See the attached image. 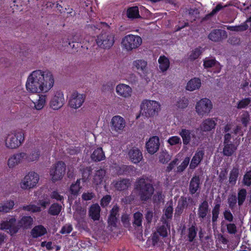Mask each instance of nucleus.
I'll return each instance as SVG.
<instances>
[{"mask_svg":"<svg viewBox=\"0 0 251 251\" xmlns=\"http://www.w3.org/2000/svg\"><path fill=\"white\" fill-rule=\"evenodd\" d=\"M229 207L231 209H233L236 205L237 203V198L235 195H231L229 196L227 199Z\"/></svg>","mask_w":251,"mask_h":251,"instance_id":"0e129e2a","label":"nucleus"},{"mask_svg":"<svg viewBox=\"0 0 251 251\" xmlns=\"http://www.w3.org/2000/svg\"><path fill=\"white\" fill-rule=\"evenodd\" d=\"M237 150V147L233 144L230 143V144H224V147L223 150V153L225 156H230Z\"/></svg>","mask_w":251,"mask_h":251,"instance_id":"473e14b6","label":"nucleus"},{"mask_svg":"<svg viewBox=\"0 0 251 251\" xmlns=\"http://www.w3.org/2000/svg\"><path fill=\"white\" fill-rule=\"evenodd\" d=\"M54 79L51 72L48 70L33 71L26 82L27 91L32 93L48 92L53 86Z\"/></svg>","mask_w":251,"mask_h":251,"instance_id":"f257e3e1","label":"nucleus"},{"mask_svg":"<svg viewBox=\"0 0 251 251\" xmlns=\"http://www.w3.org/2000/svg\"><path fill=\"white\" fill-rule=\"evenodd\" d=\"M173 212V208L172 205L170 204L164 210V214L162 217V221H165L166 219H171L172 217Z\"/></svg>","mask_w":251,"mask_h":251,"instance_id":"8fccbe9b","label":"nucleus"},{"mask_svg":"<svg viewBox=\"0 0 251 251\" xmlns=\"http://www.w3.org/2000/svg\"><path fill=\"white\" fill-rule=\"evenodd\" d=\"M188 14L193 20L195 21L199 17L200 11L198 8L196 7L190 8L189 9Z\"/></svg>","mask_w":251,"mask_h":251,"instance_id":"bf43d9fd","label":"nucleus"},{"mask_svg":"<svg viewBox=\"0 0 251 251\" xmlns=\"http://www.w3.org/2000/svg\"><path fill=\"white\" fill-rule=\"evenodd\" d=\"M62 206L57 203L52 204L49 209V214L51 215H58L60 212Z\"/></svg>","mask_w":251,"mask_h":251,"instance_id":"de8ad7c7","label":"nucleus"},{"mask_svg":"<svg viewBox=\"0 0 251 251\" xmlns=\"http://www.w3.org/2000/svg\"><path fill=\"white\" fill-rule=\"evenodd\" d=\"M188 104V99L185 97L180 98L176 102V106L179 108H185Z\"/></svg>","mask_w":251,"mask_h":251,"instance_id":"052dcab7","label":"nucleus"},{"mask_svg":"<svg viewBox=\"0 0 251 251\" xmlns=\"http://www.w3.org/2000/svg\"><path fill=\"white\" fill-rule=\"evenodd\" d=\"M91 157L94 161H100L105 158L104 153L102 148H99L95 150L91 154Z\"/></svg>","mask_w":251,"mask_h":251,"instance_id":"72a5a7b5","label":"nucleus"},{"mask_svg":"<svg viewBox=\"0 0 251 251\" xmlns=\"http://www.w3.org/2000/svg\"><path fill=\"white\" fill-rule=\"evenodd\" d=\"M215 126V122L213 119L208 118L203 121L200 127L201 130L204 131H208L214 128Z\"/></svg>","mask_w":251,"mask_h":251,"instance_id":"c756f323","label":"nucleus"},{"mask_svg":"<svg viewBox=\"0 0 251 251\" xmlns=\"http://www.w3.org/2000/svg\"><path fill=\"white\" fill-rule=\"evenodd\" d=\"M80 179H77L75 183H73L70 187V191L74 195H77L81 188Z\"/></svg>","mask_w":251,"mask_h":251,"instance_id":"3c124183","label":"nucleus"},{"mask_svg":"<svg viewBox=\"0 0 251 251\" xmlns=\"http://www.w3.org/2000/svg\"><path fill=\"white\" fill-rule=\"evenodd\" d=\"M149 153L153 154L159 150L160 143L158 137L156 136L150 138L146 144Z\"/></svg>","mask_w":251,"mask_h":251,"instance_id":"2eb2a0df","label":"nucleus"},{"mask_svg":"<svg viewBox=\"0 0 251 251\" xmlns=\"http://www.w3.org/2000/svg\"><path fill=\"white\" fill-rule=\"evenodd\" d=\"M40 155V153L39 150L34 149L29 154L25 153L26 157L24 158V159L27 162L37 161L39 158Z\"/></svg>","mask_w":251,"mask_h":251,"instance_id":"f704fd0d","label":"nucleus"},{"mask_svg":"<svg viewBox=\"0 0 251 251\" xmlns=\"http://www.w3.org/2000/svg\"><path fill=\"white\" fill-rule=\"evenodd\" d=\"M0 229L1 230H9V232L13 235L18 231V227L16 225V219L11 218L9 220L4 221L0 224Z\"/></svg>","mask_w":251,"mask_h":251,"instance_id":"4468645a","label":"nucleus"},{"mask_svg":"<svg viewBox=\"0 0 251 251\" xmlns=\"http://www.w3.org/2000/svg\"><path fill=\"white\" fill-rule=\"evenodd\" d=\"M171 159V156L166 151H163L160 153L159 155V162L163 163H167Z\"/></svg>","mask_w":251,"mask_h":251,"instance_id":"09e8293b","label":"nucleus"},{"mask_svg":"<svg viewBox=\"0 0 251 251\" xmlns=\"http://www.w3.org/2000/svg\"><path fill=\"white\" fill-rule=\"evenodd\" d=\"M227 37L225 30L222 29H214L208 35V38L213 42H218Z\"/></svg>","mask_w":251,"mask_h":251,"instance_id":"dca6fc26","label":"nucleus"},{"mask_svg":"<svg viewBox=\"0 0 251 251\" xmlns=\"http://www.w3.org/2000/svg\"><path fill=\"white\" fill-rule=\"evenodd\" d=\"M73 230V227L71 225L66 224L60 230V233L62 234L70 233Z\"/></svg>","mask_w":251,"mask_h":251,"instance_id":"69168bd1","label":"nucleus"},{"mask_svg":"<svg viewBox=\"0 0 251 251\" xmlns=\"http://www.w3.org/2000/svg\"><path fill=\"white\" fill-rule=\"evenodd\" d=\"M135 189L138 192L142 201H147L150 199L154 192L153 181L148 177L138 178L136 181Z\"/></svg>","mask_w":251,"mask_h":251,"instance_id":"f03ea898","label":"nucleus"},{"mask_svg":"<svg viewBox=\"0 0 251 251\" xmlns=\"http://www.w3.org/2000/svg\"><path fill=\"white\" fill-rule=\"evenodd\" d=\"M242 183L245 186L248 187L251 185V170L246 172L243 176Z\"/></svg>","mask_w":251,"mask_h":251,"instance_id":"603ef678","label":"nucleus"},{"mask_svg":"<svg viewBox=\"0 0 251 251\" xmlns=\"http://www.w3.org/2000/svg\"><path fill=\"white\" fill-rule=\"evenodd\" d=\"M115 42V35L109 31H102L97 36L96 43L102 49L109 50L114 45Z\"/></svg>","mask_w":251,"mask_h":251,"instance_id":"39448f33","label":"nucleus"},{"mask_svg":"<svg viewBox=\"0 0 251 251\" xmlns=\"http://www.w3.org/2000/svg\"><path fill=\"white\" fill-rule=\"evenodd\" d=\"M127 16L130 19L140 18L138 7L134 6L129 8L127 10Z\"/></svg>","mask_w":251,"mask_h":251,"instance_id":"c03bdc74","label":"nucleus"},{"mask_svg":"<svg viewBox=\"0 0 251 251\" xmlns=\"http://www.w3.org/2000/svg\"><path fill=\"white\" fill-rule=\"evenodd\" d=\"M240 118L242 124L244 126H247L250 121V116L249 112L247 111H244L241 115Z\"/></svg>","mask_w":251,"mask_h":251,"instance_id":"6e6d98bb","label":"nucleus"},{"mask_svg":"<svg viewBox=\"0 0 251 251\" xmlns=\"http://www.w3.org/2000/svg\"><path fill=\"white\" fill-rule=\"evenodd\" d=\"M25 140L24 132L22 130L11 131L6 137L4 142L5 147L9 149L19 147Z\"/></svg>","mask_w":251,"mask_h":251,"instance_id":"7ed1b4c3","label":"nucleus"},{"mask_svg":"<svg viewBox=\"0 0 251 251\" xmlns=\"http://www.w3.org/2000/svg\"><path fill=\"white\" fill-rule=\"evenodd\" d=\"M33 223V219L31 216H24L17 223L18 230L20 228L28 229L31 227Z\"/></svg>","mask_w":251,"mask_h":251,"instance_id":"b1692460","label":"nucleus"},{"mask_svg":"<svg viewBox=\"0 0 251 251\" xmlns=\"http://www.w3.org/2000/svg\"><path fill=\"white\" fill-rule=\"evenodd\" d=\"M195 108L199 116H203L210 112L212 108V104L209 99H202L197 103Z\"/></svg>","mask_w":251,"mask_h":251,"instance_id":"1a4fd4ad","label":"nucleus"},{"mask_svg":"<svg viewBox=\"0 0 251 251\" xmlns=\"http://www.w3.org/2000/svg\"><path fill=\"white\" fill-rule=\"evenodd\" d=\"M218 64L215 59L206 58L203 60V66L205 68H210Z\"/></svg>","mask_w":251,"mask_h":251,"instance_id":"864d4df0","label":"nucleus"},{"mask_svg":"<svg viewBox=\"0 0 251 251\" xmlns=\"http://www.w3.org/2000/svg\"><path fill=\"white\" fill-rule=\"evenodd\" d=\"M142 214L138 212L134 214L133 225L137 226H140L142 225Z\"/></svg>","mask_w":251,"mask_h":251,"instance_id":"13d9d810","label":"nucleus"},{"mask_svg":"<svg viewBox=\"0 0 251 251\" xmlns=\"http://www.w3.org/2000/svg\"><path fill=\"white\" fill-rule=\"evenodd\" d=\"M65 104V99L62 92H55L50 102V107L54 110L60 109Z\"/></svg>","mask_w":251,"mask_h":251,"instance_id":"f8f14e48","label":"nucleus"},{"mask_svg":"<svg viewBox=\"0 0 251 251\" xmlns=\"http://www.w3.org/2000/svg\"><path fill=\"white\" fill-rule=\"evenodd\" d=\"M251 106V98L248 97L242 99L237 103V108L239 109H244Z\"/></svg>","mask_w":251,"mask_h":251,"instance_id":"37998d69","label":"nucleus"},{"mask_svg":"<svg viewBox=\"0 0 251 251\" xmlns=\"http://www.w3.org/2000/svg\"><path fill=\"white\" fill-rule=\"evenodd\" d=\"M119 208L117 205H114L110 211V214L108 218V223L109 225L115 226L119 216Z\"/></svg>","mask_w":251,"mask_h":251,"instance_id":"393cba45","label":"nucleus"},{"mask_svg":"<svg viewBox=\"0 0 251 251\" xmlns=\"http://www.w3.org/2000/svg\"><path fill=\"white\" fill-rule=\"evenodd\" d=\"M106 179V171L103 169H100L97 171L94 176L93 182L95 185H100Z\"/></svg>","mask_w":251,"mask_h":251,"instance_id":"5701e85b","label":"nucleus"},{"mask_svg":"<svg viewBox=\"0 0 251 251\" xmlns=\"http://www.w3.org/2000/svg\"><path fill=\"white\" fill-rule=\"evenodd\" d=\"M204 152L202 150H197L193 157L189 167L191 169H195L203 159Z\"/></svg>","mask_w":251,"mask_h":251,"instance_id":"4be33fe9","label":"nucleus"},{"mask_svg":"<svg viewBox=\"0 0 251 251\" xmlns=\"http://www.w3.org/2000/svg\"><path fill=\"white\" fill-rule=\"evenodd\" d=\"M131 185L128 179H122L114 182V187L118 191H124L127 189Z\"/></svg>","mask_w":251,"mask_h":251,"instance_id":"bb28decb","label":"nucleus"},{"mask_svg":"<svg viewBox=\"0 0 251 251\" xmlns=\"http://www.w3.org/2000/svg\"><path fill=\"white\" fill-rule=\"evenodd\" d=\"M226 227L229 234H234L237 232V227L234 224H228L226 225Z\"/></svg>","mask_w":251,"mask_h":251,"instance_id":"338daca9","label":"nucleus"},{"mask_svg":"<svg viewBox=\"0 0 251 251\" xmlns=\"http://www.w3.org/2000/svg\"><path fill=\"white\" fill-rule=\"evenodd\" d=\"M239 175L238 167H234L231 170L229 176V183L231 185H234L237 181Z\"/></svg>","mask_w":251,"mask_h":251,"instance_id":"c9c22d12","label":"nucleus"},{"mask_svg":"<svg viewBox=\"0 0 251 251\" xmlns=\"http://www.w3.org/2000/svg\"><path fill=\"white\" fill-rule=\"evenodd\" d=\"M160 109V104L154 100H144L140 105V114L137 116L138 118L140 116L146 118L152 117L156 115Z\"/></svg>","mask_w":251,"mask_h":251,"instance_id":"20e7f679","label":"nucleus"},{"mask_svg":"<svg viewBox=\"0 0 251 251\" xmlns=\"http://www.w3.org/2000/svg\"><path fill=\"white\" fill-rule=\"evenodd\" d=\"M66 164L63 161H58L50 169V176L53 182L61 180L66 172Z\"/></svg>","mask_w":251,"mask_h":251,"instance_id":"0eeeda50","label":"nucleus"},{"mask_svg":"<svg viewBox=\"0 0 251 251\" xmlns=\"http://www.w3.org/2000/svg\"><path fill=\"white\" fill-rule=\"evenodd\" d=\"M39 179V175L35 172H29L23 179L21 187L23 189H28L36 186Z\"/></svg>","mask_w":251,"mask_h":251,"instance_id":"6e6552de","label":"nucleus"},{"mask_svg":"<svg viewBox=\"0 0 251 251\" xmlns=\"http://www.w3.org/2000/svg\"><path fill=\"white\" fill-rule=\"evenodd\" d=\"M203 49L201 47H198L192 50L189 55L188 59L190 61H194L197 59L200 55L203 52Z\"/></svg>","mask_w":251,"mask_h":251,"instance_id":"79ce46f5","label":"nucleus"},{"mask_svg":"<svg viewBox=\"0 0 251 251\" xmlns=\"http://www.w3.org/2000/svg\"><path fill=\"white\" fill-rule=\"evenodd\" d=\"M220 204H216L213 209L212 211V221L213 223H215L219 216V212H220Z\"/></svg>","mask_w":251,"mask_h":251,"instance_id":"4d7b16f0","label":"nucleus"},{"mask_svg":"<svg viewBox=\"0 0 251 251\" xmlns=\"http://www.w3.org/2000/svg\"><path fill=\"white\" fill-rule=\"evenodd\" d=\"M197 228L195 225H192L191 227L188 228L187 236L189 242H193L194 241L197 236Z\"/></svg>","mask_w":251,"mask_h":251,"instance_id":"ea45409f","label":"nucleus"},{"mask_svg":"<svg viewBox=\"0 0 251 251\" xmlns=\"http://www.w3.org/2000/svg\"><path fill=\"white\" fill-rule=\"evenodd\" d=\"M186 198L181 197L178 201V204L175 210V215L179 216L183 211L184 208L187 206Z\"/></svg>","mask_w":251,"mask_h":251,"instance_id":"e433bc0d","label":"nucleus"},{"mask_svg":"<svg viewBox=\"0 0 251 251\" xmlns=\"http://www.w3.org/2000/svg\"><path fill=\"white\" fill-rule=\"evenodd\" d=\"M38 99L35 102L34 108L36 110H40L43 108L46 103L47 96L46 95H38Z\"/></svg>","mask_w":251,"mask_h":251,"instance_id":"4c0bfd02","label":"nucleus"},{"mask_svg":"<svg viewBox=\"0 0 251 251\" xmlns=\"http://www.w3.org/2000/svg\"><path fill=\"white\" fill-rule=\"evenodd\" d=\"M126 125L125 119L119 115L113 117L110 122L111 130L118 133H121L123 131Z\"/></svg>","mask_w":251,"mask_h":251,"instance_id":"ddd939ff","label":"nucleus"},{"mask_svg":"<svg viewBox=\"0 0 251 251\" xmlns=\"http://www.w3.org/2000/svg\"><path fill=\"white\" fill-rule=\"evenodd\" d=\"M179 135L182 139L184 145L186 146L192 142V146H195L198 145V141H196V135L192 131L185 128L181 129L179 131Z\"/></svg>","mask_w":251,"mask_h":251,"instance_id":"9b49d317","label":"nucleus"},{"mask_svg":"<svg viewBox=\"0 0 251 251\" xmlns=\"http://www.w3.org/2000/svg\"><path fill=\"white\" fill-rule=\"evenodd\" d=\"M159 68L162 72H165L168 70L170 66L169 59L165 56H161L158 59Z\"/></svg>","mask_w":251,"mask_h":251,"instance_id":"58836bf2","label":"nucleus"},{"mask_svg":"<svg viewBox=\"0 0 251 251\" xmlns=\"http://www.w3.org/2000/svg\"><path fill=\"white\" fill-rule=\"evenodd\" d=\"M128 154L130 160L135 164L139 163L143 159L142 152L136 148H133L130 149Z\"/></svg>","mask_w":251,"mask_h":251,"instance_id":"aec40b11","label":"nucleus"},{"mask_svg":"<svg viewBox=\"0 0 251 251\" xmlns=\"http://www.w3.org/2000/svg\"><path fill=\"white\" fill-rule=\"evenodd\" d=\"M147 65V62L143 59H137L132 63L133 68L143 73L147 72L148 69Z\"/></svg>","mask_w":251,"mask_h":251,"instance_id":"a878e982","label":"nucleus"},{"mask_svg":"<svg viewBox=\"0 0 251 251\" xmlns=\"http://www.w3.org/2000/svg\"><path fill=\"white\" fill-rule=\"evenodd\" d=\"M190 158L188 157H185L181 164L177 167L176 172L177 173L183 172L188 166Z\"/></svg>","mask_w":251,"mask_h":251,"instance_id":"5fc2aeb1","label":"nucleus"},{"mask_svg":"<svg viewBox=\"0 0 251 251\" xmlns=\"http://www.w3.org/2000/svg\"><path fill=\"white\" fill-rule=\"evenodd\" d=\"M85 95L79 93L78 92L75 91L71 94L69 100V106L74 109H77L81 106L85 100Z\"/></svg>","mask_w":251,"mask_h":251,"instance_id":"9d476101","label":"nucleus"},{"mask_svg":"<svg viewBox=\"0 0 251 251\" xmlns=\"http://www.w3.org/2000/svg\"><path fill=\"white\" fill-rule=\"evenodd\" d=\"M95 195L93 192H87L83 193L82 195V199L84 201H89L95 198Z\"/></svg>","mask_w":251,"mask_h":251,"instance_id":"774afa93","label":"nucleus"},{"mask_svg":"<svg viewBox=\"0 0 251 251\" xmlns=\"http://www.w3.org/2000/svg\"><path fill=\"white\" fill-rule=\"evenodd\" d=\"M210 211V209L209 208L208 201L206 200H204L199 206L198 216L199 218L204 219L206 217Z\"/></svg>","mask_w":251,"mask_h":251,"instance_id":"412c9836","label":"nucleus"},{"mask_svg":"<svg viewBox=\"0 0 251 251\" xmlns=\"http://www.w3.org/2000/svg\"><path fill=\"white\" fill-rule=\"evenodd\" d=\"M249 26L246 23H244L240 25L236 26H226L227 29L233 31H242L246 30Z\"/></svg>","mask_w":251,"mask_h":251,"instance_id":"49530a36","label":"nucleus"},{"mask_svg":"<svg viewBox=\"0 0 251 251\" xmlns=\"http://www.w3.org/2000/svg\"><path fill=\"white\" fill-rule=\"evenodd\" d=\"M23 208L25 210L32 212H40L41 210L40 207L34 204H29L28 205L24 206Z\"/></svg>","mask_w":251,"mask_h":251,"instance_id":"e2e57ef3","label":"nucleus"},{"mask_svg":"<svg viewBox=\"0 0 251 251\" xmlns=\"http://www.w3.org/2000/svg\"><path fill=\"white\" fill-rule=\"evenodd\" d=\"M142 42V39L140 36L129 34L122 39V45L126 50L130 51L138 48Z\"/></svg>","mask_w":251,"mask_h":251,"instance_id":"423d86ee","label":"nucleus"},{"mask_svg":"<svg viewBox=\"0 0 251 251\" xmlns=\"http://www.w3.org/2000/svg\"><path fill=\"white\" fill-rule=\"evenodd\" d=\"M167 142L171 146H174L176 145H181V140L180 138L176 136H172L169 138L167 140Z\"/></svg>","mask_w":251,"mask_h":251,"instance_id":"680f3d73","label":"nucleus"},{"mask_svg":"<svg viewBox=\"0 0 251 251\" xmlns=\"http://www.w3.org/2000/svg\"><path fill=\"white\" fill-rule=\"evenodd\" d=\"M116 91L120 96L124 98H128L131 96L132 89L127 85L120 84L116 86Z\"/></svg>","mask_w":251,"mask_h":251,"instance_id":"6ab92c4d","label":"nucleus"},{"mask_svg":"<svg viewBox=\"0 0 251 251\" xmlns=\"http://www.w3.org/2000/svg\"><path fill=\"white\" fill-rule=\"evenodd\" d=\"M201 183L202 181L200 176H194L189 183V190L190 193L192 195L195 194L200 188Z\"/></svg>","mask_w":251,"mask_h":251,"instance_id":"a211bd4d","label":"nucleus"},{"mask_svg":"<svg viewBox=\"0 0 251 251\" xmlns=\"http://www.w3.org/2000/svg\"><path fill=\"white\" fill-rule=\"evenodd\" d=\"M247 195V191L244 188L240 189L238 191V203L239 206L243 205Z\"/></svg>","mask_w":251,"mask_h":251,"instance_id":"a18cd8bd","label":"nucleus"},{"mask_svg":"<svg viewBox=\"0 0 251 251\" xmlns=\"http://www.w3.org/2000/svg\"><path fill=\"white\" fill-rule=\"evenodd\" d=\"M14 205L13 201H7L0 204V212L7 213L11 210Z\"/></svg>","mask_w":251,"mask_h":251,"instance_id":"a19ab883","label":"nucleus"},{"mask_svg":"<svg viewBox=\"0 0 251 251\" xmlns=\"http://www.w3.org/2000/svg\"><path fill=\"white\" fill-rule=\"evenodd\" d=\"M46 233V229L42 225L35 226L32 229L30 232L31 235L34 238H37L41 237Z\"/></svg>","mask_w":251,"mask_h":251,"instance_id":"c85d7f7f","label":"nucleus"},{"mask_svg":"<svg viewBox=\"0 0 251 251\" xmlns=\"http://www.w3.org/2000/svg\"><path fill=\"white\" fill-rule=\"evenodd\" d=\"M100 208L98 204H94L91 206L89 214L94 221L99 220L100 217Z\"/></svg>","mask_w":251,"mask_h":251,"instance_id":"cd10ccee","label":"nucleus"},{"mask_svg":"<svg viewBox=\"0 0 251 251\" xmlns=\"http://www.w3.org/2000/svg\"><path fill=\"white\" fill-rule=\"evenodd\" d=\"M26 157L25 152L15 154L9 157L7 161V165L10 168H13L21 163Z\"/></svg>","mask_w":251,"mask_h":251,"instance_id":"f3484780","label":"nucleus"},{"mask_svg":"<svg viewBox=\"0 0 251 251\" xmlns=\"http://www.w3.org/2000/svg\"><path fill=\"white\" fill-rule=\"evenodd\" d=\"M201 86V80L197 78H194L190 80L186 86L187 90L193 91L196 89H198Z\"/></svg>","mask_w":251,"mask_h":251,"instance_id":"7c9ffc66","label":"nucleus"},{"mask_svg":"<svg viewBox=\"0 0 251 251\" xmlns=\"http://www.w3.org/2000/svg\"><path fill=\"white\" fill-rule=\"evenodd\" d=\"M162 225L159 226L157 230V232L160 236L166 237L168 235V231H170V226L169 223L166 221H162Z\"/></svg>","mask_w":251,"mask_h":251,"instance_id":"2f4dec72","label":"nucleus"}]
</instances>
